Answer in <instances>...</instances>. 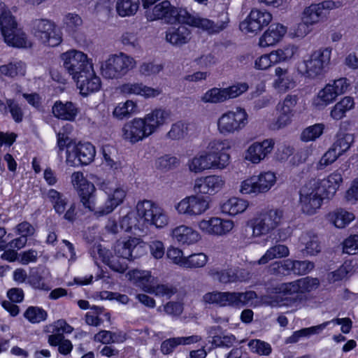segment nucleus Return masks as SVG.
<instances>
[{"instance_id":"obj_13","label":"nucleus","mask_w":358,"mask_h":358,"mask_svg":"<svg viewBox=\"0 0 358 358\" xmlns=\"http://www.w3.org/2000/svg\"><path fill=\"white\" fill-rule=\"evenodd\" d=\"M197 227L206 234L220 237L229 234L234 227V222L231 220L211 217L200 220Z\"/></svg>"},{"instance_id":"obj_10","label":"nucleus","mask_w":358,"mask_h":358,"mask_svg":"<svg viewBox=\"0 0 358 358\" xmlns=\"http://www.w3.org/2000/svg\"><path fill=\"white\" fill-rule=\"evenodd\" d=\"M62 59L65 69L72 76L73 80L93 67L92 59L84 52L76 50H71L63 53Z\"/></svg>"},{"instance_id":"obj_41","label":"nucleus","mask_w":358,"mask_h":358,"mask_svg":"<svg viewBox=\"0 0 358 358\" xmlns=\"http://www.w3.org/2000/svg\"><path fill=\"white\" fill-rule=\"evenodd\" d=\"M140 0H117L115 8L121 17L134 15L139 8Z\"/></svg>"},{"instance_id":"obj_8","label":"nucleus","mask_w":358,"mask_h":358,"mask_svg":"<svg viewBox=\"0 0 358 358\" xmlns=\"http://www.w3.org/2000/svg\"><path fill=\"white\" fill-rule=\"evenodd\" d=\"M136 208L142 224L153 225L157 228H162L168 224L169 217L165 211L152 201H138Z\"/></svg>"},{"instance_id":"obj_63","label":"nucleus","mask_w":358,"mask_h":358,"mask_svg":"<svg viewBox=\"0 0 358 358\" xmlns=\"http://www.w3.org/2000/svg\"><path fill=\"white\" fill-rule=\"evenodd\" d=\"M341 155L332 145L321 157L317 164V169H323L324 167L333 164Z\"/></svg>"},{"instance_id":"obj_18","label":"nucleus","mask_w":358,"mask_h":358,"mask_svg":"<svg viewBox=\"0 0 358 358\" xmlns=\"http://www.w3.org/2000/svg\"><path fill=\"white\" fill-rule=\"evenodd\" d=\"M274 145L275 141L272 138L254 142L245 150L244 159L252 164H257L272 152Z\"/></svg>"},{"instance_id":"obj_55","label":"nucleus","mask_w":358,"mask_h":358,"mask_svg":"<svg viewBox=\"0 0 358 358\" xmlns=\"http://www.w3.org/2000/svg\"><path fill=\"white\" fill-rule=\"evenodd\" d=\"M230 148L229 140L215 138L208 143L205 152L207 155L227 153Z\"/></svg>"},{"instance_id":"obj_20","label":"nucleus","mask_w":358,"mask_h":358,"mask_svg":"<svg viewBox=\"0 0 358 358\" xmlns=\"http://www.w3.org/2000/svg\"><path fill=\"white\" fill-rule=\"evenodd\" d=\"M122 137L124 140L136 143L150 136L141 118H134L124 124Z\"/></svg>"},{"instance_id":"obj_4","label":"nucleus","mask_w":358,"mask_h":358,"mask_svg":"<svg viewBox=\"0 0 358 358\" xmlns=\"http://www.w3.org/2000/svg\"><path fill=\"white\" fill-rule=\"evenodd\" d=\"M324 194L321 182L317 178L308 181L299 192L301 211L308 215L316 213L322 206Z\"/></svg>"},{"instance_id":"obj_14","label":"nucleus","mask_w":358,"mask_h":358,"mask_svg":"<svg viewBox=\"0 0 358 358\" xmlns=\"http://www.w3.org/2000/svg\"><path fill=\"white\" fill-rule=\"evenodd\" d=\"M225 179L219 175H209L195 179L193 190L196 194L215 195L225 186Z\"/></svg>"},{"instance_id":"obj_62","label":"nucleus","mask_w":358,"mask_h":358,"mask_svg":"<svg viewBox=\"0 0 358 358\" xmlns=\"http://www.w3.org/2000/svg\"><path fill=\"white\" fill-rule=\"evenodd\" d=\"M239 191L243 194H251L253 196L261 194L255 176L243 180L241 182Z\"/></svg>"},{"instance_id":"obj_60","label":"nucleus","mask_w":358,"mask_h":358,"mask_svg":"<svg viewBox=\"0 0 358 358\" xmlns=\"http://www.w3.org/2000/svg\"><path fill=\"white\" fill-rule=\"evenodd\" d=\"M353 268L350 263L345 262L336 271L331 272L328 278L330 282H335L348 278L352 273Z\"/></svg>"},{"instance_id":"obj_1","label":"nucleus","mask_w":358,"mask_h":358,"mask_svg":"<svg viewBox=\"0 0 358 358\" xmlns=\"http://www.w3.org/2000/svg\"><path fill=\"white\" fill-rule=\"evenodd\" d=\"M320 285L317 278L305 277L294 281L278 283L268 287L267 292L269 294H281L271 296L263 295L260 298L262 304L271 307H298L306 300L303 294L316 289Z\"/></svg>"},{"instance_id":"obj_52","label":"nucleus","mask_w":358,"mask_h":358,"mask_svg":"<svg viewBox=\"0 0 358 358\" xmlns=\"http://www.w3.org/2000/svg\"><path fill=\"white\" fill-rule=\"evenodd\" d=\"M325 125L322 123H317L305 128L300 136L303 142L314 141L320 138L324 132Z\"/></svg>"},{"instance_id":"obj_48","label":"nucleus","mask_w":358,"mask_h":358,"mask_svg":"<svg viewBox=\"0 0 358 358\" xmlns=\"http://www.w3.org/2000/svg\"><path fill=\"white\" fill-rule=\"evenodd\" d=\"M48 341L51 346H58V351L62 355L69 354L73 349L71 342L59 334L50 335Z\"/></svg>"},{"instance_id":"obj_42","label":"nucleus","mask_w":358,"mask_h":358,"mask_svg":"<svg viewBox=\"0 0 358 358\" xmlns=\"http://www.w3.org/2000/svg\"><path fill=\"white\" fill-rule=\"evenodd\" d=\"M336 97L337 95L335 94L331 84H327L318 92L317 96L314 99L313 103L318 108H323L332 103Z\"/></svg>"},{"instance_id":"obj_35","label":"nucleus","mask_w":358,"mask_h":358,"mask_svg":"<svg viewBox=\"0 0 358 358\" xmlns=\"http://www.w3.org/2000/svg\"><path fill=\"white\" fill-rule=\"evenodd\" d=\"M342 173L343 170L338 169L330 174L327 178L322 180L317 179L321 182L323 192H326L327 196L329 194H334L343 182Z\"/></svg>"},{"instance_id":"obj_59","label":"nucleus","mask_w":358,"mask_h":358,"mask_svg":"<svg viewBox=\"0 0 358 358\" xmlns=\"http://www.w3.org/2000/svg\"><path fill=\"white\" fill-rule=\"evenodd\" d=\"M188 134V124L178 121L171 125V129L166 134V137L171 140H180Z\"/></svg>"},{"instance_id":"obj_21","label":"nucleus","mask_w":358,"mask_h":358,"mask_svg":"<svg viewBox=\"0 0 358 358\" xmlns=\"http://www.w3.org/2000/svg\"><path fill=\"white\" fill-rule=\"evenodd\" d=\"M146 9L145 16L149 21L162 20L166 23L174 22L176 7L173 6L169 1H163L152 8Z\"/></svg>"},{"instance_id":"obj_40","label":"nucleus","mask_w":358,"mask_h":358,"mask_svg":"<svg viewBox=\"0 0 358 358\" xmlns=\"http://www.w3.org/2000/svg\"><path fill=\"white\" fill-rule=\"evenodd\" d=\"M138 110L136 102L132 100H127L125 102L117 104L113 110V115L118 120H123L137 113Z\"/></svg>"},{"instance_id":"obj_58","label":"nucleus","mask_w":358,"mask_h":358,"mask_svg":"<svg viewBox=\"0 0 358 358\" xmlns=\"http://www.w3.org/2000/svg\"><path fill=\"white\" fill-rule=\"evenodd\" d=\"M211 169L223 170L227 168L230 163V155L229 153H220L207 155Z\"/></svg>"},{"instance_id":"obj_61","label":"nucleus","mask_w":358,"mask_h":358,"mask_svg":"<svg viewBox=\"0 0 358 358\" xmlns=\"http://www.w3.org/2000/svg\"><path fill=\"white\" fill-rule=\"evenodd\" d=\"M209 275L215 280L223 284L234 282V269H212L209 272Z\"/></svg>"},{"instance_id":"obj_32","label":"nucleus","mask_w":358,"mask_h":358,"mask_svg":"<svg viewBox=\"0 0 358 358\" xmlns=\"http://www.w3.org/2000/svg\"><path fill=\"white\" fill-rule=\"evenodd\" d=\"M126 195V191L122 188L115 189L112 193L108 194L104 206L95 211V215L101 217L109 214L124 201Z\"/></svg>"},{"instance_id":"obj_6","label":"nucleus","mask_w":358,"mask_h":358,"mask_svg":"<svg viewBox=\"0 0 358 358\" xmlns=\"http://www.w3.org/2000/svg\"><path fill=\"white\" fill-rule=\"evenodd\" d=\"M174 15V22L177 21L180 24H185L201 29L210 34L219 33L224 29L229 22L227 17H226L225 20L214 22L208 18L192 15L185 9L177 8H176V13Z\"/></svg>"},{"instance_id":"obj_7","label":"nucleus","mask_w":358,"mask_h":358,"mask_svg":"<svg viewBox=\"0 0 358 358\" xmlns=\"http://www.w3.org/2000/svg\"><path fill=\"white\" fill-rule=\"evenodd\" d=\"M248 113L244 108L237 107L235 110L222 113L217 120V131L228 136L240 132L248 124Z\"/></svg>"},{"instance_id":"obj_26","label":"nucleus","mask_w":358,"mask_h":358,"mask_svg":"<svg viewBox=\"0 0 358 358\" xmlns=\"http://www.w3.org/2000/svg\"><path fill=\"white\" fill-rule=\"evenodd\" d=\"M165 39L173 46L180 47L191 39V31L182 24L170 27L166 31Z\"/></svg>"},{"instance_id":"obj_2","label":"nucleus","mask_w":358,"mask_h":358,"mask_svg":"<svg viewBox=\"0 0 358 358\" xmlns=\"http://www.w3.org/2000/svg\"><path fill=\"white\" fill-rule=\"evenodd\" d=\"M0 30L4 41L8 45L23 48L29 44L25 33L18 27L15 17L8 8L3 7L0 8Z\"/></svg>"},{"instance_id":"obj_11","label":"nucleus","mask_w":358,"mask_h":358,"mask_svg":"<svg viewBox=\"0 0 358 358\" xmlns=\"http://www.w3.org/2000/svg\"><path fill=\"white\" fill-rule=\"evenodd\" d=\"M210 199L200 194L186 196L180 200L175 209L179 215L196 217L204 214L210 207Z\"/></svg>"},{"instance_id":"obj_46","label":"nucleus","mask_w":358,"mask_h":358,"mask_svg":"<svg viewBox=\"0 0 358 358\" xmlns=\"http://www.w3.org/2000/svg\"><path fill=\"white\" fill-rule=\"evenodd\" d=\"M47 199L52 204L53 208L58 214H63L65 212L67 205L66 197L58 191L50 189L46 194Z\"/></svg>"},{"instance_id":"obj_31","label":"nucleus","mask_w":358,"mask_h":358,"mask_svg":"<svg viewBox=\"0 0 358 358\" xmlns=\"http://www.w3.org/2000/svg\"><path fill=\"white\" fill-rule=\"evenodd\" d=\"M54 116L63 120L73 121L77 116L79 110L71 101L62 102L57 101L52 108Z\"/></svg>"},{"instance_id":"obj_24","label":"nucleus","mask_w":358,"mask_h":358,"mask_svg":"<svg viewBox=\"0 0 358 358\" xmlns=\"http://www.w3.org/2000/svg\"><path fill=\"white\" fill-rule=\"evenodd\" d=\"M171 236L179 244L188 245L196 243L201 238L199 232L185 224H180L173 228L171 230Z\"/></svg>"},{"instance_id":"obj_12","label":"nucleus","mask_w":358,"mask_h":358,"mask_svg":"<svg viewBox=\"0 0 358 358\" xmlns=\"http://www.w3.org/2000/svg\"><path fill=\"white\" fill-rule=\"evenodd\" d=\"M331 54V49L329 48H320L312 52L303 62L304 74L310 78L322 74L330 63Z\"/></svg>"},{"instance_id":"obj_9","label":"nucleus","mask_w":358,"mask_h":358,"mask_svg":"<svg viewBox=\"0 0 358 358\" xmlns=\"http://www.w3.org/2000/svg\"><path fill=\"white\" fill-rule=\"evenodd\" d=\"M31 34L41 43L55 47L62 41V34L56 29L55 24L45 18L33 20L30 24Z\"/></svg>"},{"instance_id":"obj_56","label":"nucleus","mask_w":358,"mask_h":358,"mask_svg":"<svg viewBox=\"0 0 358 358\" xmlns=\"http://www.w3.org/2000/svg\"><path fill=\"white\" fill-rule=\"evenodd\" d=\"M24 318L32 324L39 323L47 319L48 313L42 308L29 306L23 314Z\"/></svg>"},{"instance_id":"obj_51","label":"nucleus","mask_w":358,"mask_h":358,"mask_svg":"<svg viewBox=\"0 0 358 358\" xmlns=\"http://www.w3.org/2000/svg\"><path fill=\"white\" fill-rule=\"evenodd\" d=\"M63 23L66 31L70 35L73 36L81 27L83 20L78 14L76 13H69L64 15Z\"/></svg>"},{"instance_id":"obj_64","label":"nucleus","mask_w":358,"mask_h":358,"mask_svg":"<svg viewBox=\"0 0 358 358\" xmlns=\"http://www.w3.org/2000/svg\"><path fill=\"white\" fill-rule=\"evenodd\" d=\"M180 164V160L174 156L164 155L160 157L156 161V166L162 171H169L177 167Z\"/></svg>"},{"instance_id":"obj_30","label":"nucleus","mask_w":358,"mask_h":358,"mask_svg":"<svg viewBox=\"0 0 358 358\" xmlns=\"http://www.w3.org/2000/svg\"><path fill=\"white\" fill-rule=\"evenodd\" d=\"M127 275L133 284L148 293L151 292V287L156 283V278L149 271L132 270L129 271Z\"/></svg>"},{"instance_id":"obj_19","label":"nucleus","mask_w":358,"mask_h":358,"mask_svg":"<svg viewBox=\"0 0 358 358\" xmlns=\"http://www.w3.org/2000/svg\"><path fill=\"white\" fill-rule=\"evenodd\" d=\"M272 15L266 10L252 9L247 18L241 24L243 30L250 33H257L269 24Z\"/></svg>"},{"instance_id":"obj_44","label":"nucleus","mask_w":358,"mask_h":358,"mask_svg":"<svg viewBox=\"0 0 358 358\" xmlns=\"http://www.w3.org/2000/svg\"><path fill=\"white\" fill-rule=\"evenodd\" d=\"M289 254L288 248L285 245H275L266 250L265 254L258 260V264H266L269 261L287 257Z\"/></svg>"},{"instance_id":"obj_54","label":"nucleus","mask_w":358,"mask_h":358,"mask_svg":"<svg viewBox=\"0 0 358 358\" xmlns=\"http://www.w3.org/2000/svg\"><path fill=\"white\" fill-rule=\"evenodd\" d=\"M208 260V256L203 253H194L185 257L183 267L185 268H199L206 266Z\"/></svg>"},{"instance_id":"obj_53","label":"nucleus","mask_w":358,"mask_h":358,"mask_svg":"<svg viewBox=\"0 0 358 358\" xmlns=\"http://www.w3.org/2000/svg\"><path fill=\"white\" fill-rule=\"evenodd\" d=\"M354 135L348 133H340L332 146L342 155L347 152L354 143Z\"/></svg>"},{"instance_id":"obj_16","label":"nucleus","mask_w":358,"mask_h":358,"mask_svg":"<svg viewBox=\"0 0 358 358\" xmlns=\"http://www.w3.org/2000/svg\"><path fill=\"white\" fill-rule=\"evenodd\" d=\"M341 6V3L339 1L336 2L331 0L311 4L304 9L301 20L312 26L324 19L329 10L339 8Z\"/></svg>"},{"instance_id":"obj_38","label":"nucleus","mask_w":358,"mask_h":358,"mask_svg":"<svg viewBox=\"0 0 358 358\" xmlns=\"http://www.w3.org/2000/svg\"><path fill=\"white\" fill-rule=\"evenodd\" d=\"M78 162L80 164L87 165L94 159L96 150L94 146L90 143H79L76 145Z\"/></svg>"},{"instance_id":"obj_36","label":"nucleus","mask_w":358,"mask_h":358,"mask_svg":"<svg viewBox=\"0 0 358 358\" xmlns=\"http://www.w3.org/2000/svg\"><path fill=\"white\" fill-rule=\"evenodd\" d=\"M248 207L247 201L232 197L227 200L221 205V210L223 213L234 216L243 213Z\"/></svg>"},{"instance_id":"obj_50","label":"nucleus","mask_w":358,"mask_h":358,"mask_svg":"<svg viewBox=\"0 0 358 358\" xmlns=\"http://www.w3.org/2000/svg\"><path fill=\"white\" fill-rule=\"evenodd\" d=\"M255 177L261 194L267 192L276 182L275 174L271 171L262 172Z\"/></svg>"},{"instance_id":"obj_28","label":"nucleus","mask_w":358,"mask_h":358,"mask_svg":"<svg viewBox=\"0 0 358 358\" xmlns=\"http://www.w3.org/2000/svg\"><path fill=\"white\" fill-rule=\"evenodd\" d=\"M256 298H257V294L254 291L245 292H224L223 307H243Z\"/></svg>"},{"instance_id":"obj_15","label":"nucleus","mask_w":358,"mask_h":358,"mask_svg":"<svg viewBox=\"0 0 358 358\" xmlns=\"http://www.w3.org/2000/svg\"><path fill=\"white\" fill-rule=\"evenodd\" d=\"M115 255L122 259L132 260L145 253L144 243L137 238H129L127 241H117L114 246Z\"/></svg>"},{"instance_id":"obj_47","label":"nucleus","mask_w":358,"mask_h":358,"mask_svg":"<svg viewBox=\"0 0 358 358\" xmlns=\"http://www.w3.org/2000/svg\"><path fill=\"white\" fill-rule=\"evenodd\" d=\"M204 103H220L227 101L224 88L213 87L207 90L201 96Z\"/></svg>"},{"instance_id":"obj_22","label":"nucleus","mask_w":358,"mask_h":358,"mask_svg":"<svg viewBox=\"0 0 358 358\" xmlns=\"http://www.w3.org/2000/svg\"><path fill=\"white\" fill-rule=\"evenodd\" d=\"M170 117L169 110L155 108L141 118L150 136L162 127Z\"/></svg>"},{"instance_id":"obj_43","label":"nucleus","mask_w":358,"mask_h":358,"mask_svg":"<svg viewBox=\"0 0 358 358\" xmlns=\"http://www.w3.org/2000/svg\"><path fill=\"white\" fill-rule=\"evenodd\" d=\"M328 217L336 227L344 228L355 219V215L344 209H337L330 213Z\"/></svg>"},{"instance_id":"obj_34","label":"nucleus","mask_w":358,"mask_h":358,"mask_svg":"<svg viewBox=\"0 0 358 358\" xmlns=\"http://www.w3.org/2000/svg\"><path fill=\"white\" fill-rule=\"evenodd\" d=\"M209 159L205 151L199 152L187 162V166L190 172L198 174L211 169Z\"/></svg>"},{"instance_id":"obj_23","label":"nucleus","mask_w":358,"mask_h":358,"mask_svg":"<svg viewBox=\"0 0 358 358\" xmlns=\"http://www.w3.org/2000/svg\"><path fill=\"white\" fill-rule=\"evenodd\" d=\"M119 90L124 95H139L145 99L156 97L162 93L160 89L146 86L142 83H126L121 85Z\"/></svg>"},{"instance_id":"obj_57","label":"nucleus","mask_w":358,"mask_h":358,"mask_svg":"<svg viewBox=\"0 0 358 358\" xmlns=\"http://www.w3.org/2000/svg\"><path fill=\"white\" fill-rule=\"evenodd\" d=\"M298 48L294 45H288L282 48H279L272 51L273 58L275 59L276 63H280L291 59L297 52Z\"/></svg>"},{"instance_id":"obj_17","label":"nucleus","mask_w":358,"mask_h":358,"mask_svg":"<svg viewBox=\"0 0 358 358\" xmlns=\"http://www.w3.org/2000/svg\"><path fill=\"white\" fill-rule=\"evenodd\" d=\"M314 268V264L310 261H298L290 259L282 262H275L270 265V271L273 274H285L292 272L296 275H304Z\"/></svg>"},{"instance_id":"obj_33","label":"nucleus","mask_w":358,"mask_h":358,"mask_svg":"<svg viewBox=\"0 0 358 358\" xmlns=\"http://www.w3.org/2000/svg\"><path fill=\"white\" fill-rule=\"evenodd\" d=\"M80 202L85 208L90 211H96L94 203V192L95 187L93 183L87 181L86 183L82 184L77 189Z\"/></svg>"},{"instance_id":"obj_45","label":"nucleus","mask_w":358,"mask_h":358,"mask_svg":"<svg viewBox=\"0 0 358 358\" xmlns=\"http://www.w3.org/2000/svg\"><path fill=\"white\" fill-rule=\"evenodd\" d=\"M26 73V65L21 61L10 62L0 66V75L9 78L23 76Z\"/></svg>"},{"instance_id":"obj_25","label":"nucleus","mask_w":358,"mask_h":358,"mask_svg":"<svg viewBox=\"0 0 358 358\" xmlns=\"http://www.w3.org/2000/svg\"><path fill=\"white\" fill-rule=\"evenodd\" d=\"M74 80L80 93L85 96L98 91L101 85V79L96 75L93 67Z\"/></svg>"},{"instance_id":"obj_3","label":"nucleus","mask_w":358,"mask_h":358,"mask_svg":"<svg viewBox=\"0 0 358 358\" xmlns=\"http://www.w3.org/2000/svg\"><path fill=\"white\" fill-rule=\"evenodd\" d=\"M284 212L279 208L265 209L252 219L249 224L252 229V236L260 238L278 228L282 222Z\"/></svg>"},{"instance_id":"obj_27","label":"nucleus","mask_w":358,"mask_h":358,"mask_svg":"<svg viewBox=\"0 0 358 358\" xmlns=\"http://www.w3.org/2000/svg\"><path fill=\"white\" fill-rule=\"evenodd\" d=\"M287 32V27L280 23L272 24L259 39L262 48L273 46L280 42Z\"/></svg>"},{"instance_id":"obj_29","label":"nucleus","mask_w":358,"mask_h":358,"mask_svg":"<svg viewBox=\"0 0 358 358\" xmlns=\"http://www.w3.org/2000/svg\"><path fill=\"white\" fill-rule=\"evenodd\" d=\"M275 75L277 78L273 83V86L278 92L285 93L296 86V81L293 73L287 68L280 66L275 69Z\"/></svg>"},{"instance_id":"obj_39","label":"nucleus","mask_w":358,"mask_h":358,"mask_svg":"<svg viewBox=\"0 0 358 358\" xmlns=\"http://www.w3.org/2000/svg\"><path fill=\"white\" fill-rule=\"evenodd\" d=\"M354 106L353 99L350 96H345L331 108L330 116L336 120H341L348 111L354 108Z\"/></svg>"},{"instance_id":"obj_5","label":"nucleus","mask_w":358,"mask_h":358,"mask_svg":"<svg viewBox=\"0 0 358 358\" xmlns=\"http://www.w3.org/2000/svg\"><path fill=\"white\" fill-rule=\"evenodd\" d=\"M136 65L134 57L120 52L112 55L101 66V75L108 79H117L125 76Z\"/></svg>"},{"instance_id":"obj_49","label":"nucleus","mask_w":358,"mask_h":358,"mask_svg":"<svg viewBox=\"0 0 358 358\" xmlns=\"http://www.w3.org/2000/svg\"><path fill=\"white\" fill-rule=\"evenodd\" d=\"M327 326V323H322L317 326L309 328H304L301 330L294 331L293 334L286 339L287 343H295L299 341L301 337H308L313 334H319Z\"/></svg>"},{"instance_id":"obj_37","label":"nucleus","mask_w":358,"mask_h":358,"mask_svg":"<svg viewBox=\"0 0 358 358\" xmlns=\"http://www.w3.org/2000/svg\"><path fill=\"white\" fill-rule=\"evenodd\" d=\"M300 243L305 247L304 250L310 255H315L321 251L318 237L312 231H305L299 237Z\"/></svg>"}]
</instances>
